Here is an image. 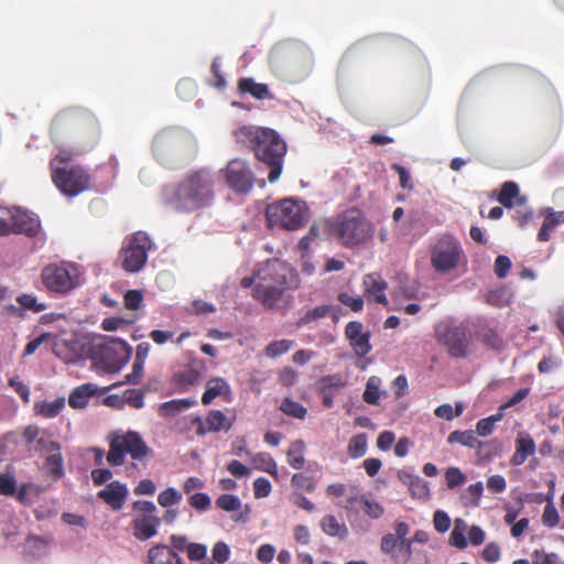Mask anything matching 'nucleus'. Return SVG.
Returning a JSON list of instances; mask_svg holds the SVG:
<instances>
[{
  "mask_svg": "<svg viewBox=\"0 0 564 564\" xmlns=\"http://www.w3.org/2000/svg\"><path fill=\"white\" fill-rule=\"evenodd\" d=\"M293 345L292 340L281 339L270 343L265 348V354L270 358H275L288 352Z\"/></svg>",
  "mask_w": 564,
  "mask_h": 564,
  "instance_id": "obj_54",
  "label": "nucleus"
},
{
  "mask_svg": "<svg viewBox=\"0 0 564 564\" xmlns=\"http://www.w3.org/2000/svg\"><path fill=\"white\" fill-rule=\"evenodd\" d=\"M259 282L281 286L286 290H296L301 280L294 268L279 259L268 260L258 270Z\"/></svg>",
  "mask_w": 564,
  "mask_h": 564,
  "instance_id": "obj_9",
  "label": "nucleus"
},
{
  "mask_svg": "<svg viewBox=\"0 0 564 564\" xmlns=\"http://www.w3.org/2000/svg\"><path fill=\"white\" fill-rule=\"evenodd\" d=\"M44 467L47 470V474L54 480L61 479L65 474L64 458L61 454V451L52 452L51 454H48L45 458Z\"/></svg>",
  "mask_w": 564,
  "mask_h": 564,
  "instance_id": "obj_37",
  "label": "nucleus"
},
{
  "mask_svg": "<svg viewBox=\"0 0 564 564\" xmlns=\"http://www.w3.org/2000/svg\"><path fill=\"white\" fill-rule=\"evenodd\" d=\"M345 335L358 357H365L370 352V333L364 332V325L360 322H349L346 325Z\"/></svg>",
  "mask_w": 564,
  "mask_h": 564,
  "instance_id": "obj_18",
  "label": "nucleus"
},
{
  "mask_svg": "<svg viewBox=\"0 0 564 564\" xmlns=\"http://www.w3.org/2000/svg\"><path fill=\"white\" fill-rule=\"evenodd\" d=\"M204 368L205 365L203 361H199L198 365L194 362L187 368L175 372L173 375V382L183 388L195 386L200 381Z\"/></svg>",
  "mask_w": 564,
  "mask_h": 564,
  "instance_id": "obj_25",
  "label": "nucleus"
},
{
  "mask_svg": "<svg viewBox=\"0 0 564 564\" xmlns=\"http://www.w3.org/2000/svg\"><path fill=\"white\" fill-rule=\"evenodd\" d=\"M40 220L31 213L19 207L0 206V236L25 235L36 237L40 232Z\"/></svg>",
  "mask_w": 564,
  "mask_h": 564,
  "instance_id": "obj_7",
  "label": "nucleus"
},
{
  "mask_svg": "<svg viewBox=\"0 0 564 564\" xmlns=\"http://www.w3.org/2000/svg\"><path fill=\"white\" fill-rule=\"evenodd\" d=\"M484 492L481 481L469 485L460 495V501L465 507H478Z\"/></svg>",
  "mask_w": 564,
  "mask_h": 564,
  "instance_id": "obj_40",
  "label": "nucleus"
},
{
  "mask_svg": "<svg viewBox=\"0 0 564 564\" xmlns=\"http://www.w3.org/2000/svg\"><path fill=\"white\" fill-rule=\"evenodd\" d=\"M41 279L48 291L61 294L69 292L77 284L69 270L56 263L45 265L41 272Z\"/></svg>",
  "mask_w": 564,
  "mask_h": 564,
  "instance_id": "obj_15",
  "label": "nucleus"
},
{
  "mask_svg": "<svg viewBox=\"0 0 564 564\" xmlns=\"http://www.w3.org/2000/svg\"><path fill=\"white\" fill-rule=\"evenodd\" d=\"M364 297L368 303H377L387 306L389 301L386 295L388 282L380 273H368L362 279Z\"/></svg>",
  "mask_w": 564,
  "mask_h": 564,
  "instance_id": "obj_17",
  "label": "nucleus"
},
{
  "mask_svg": "<svg viewBox=\"0 0 564 564\" xmlns=\"http://www.w3.org/2000/svg\"><path fill=\"white\" fill-rule=\"evenodd\" d=\"M35 451L48 455L52 452L61 451V445L47 436H41L36 440Z\"/></svg>",
  "mask_w": 564,
  "mask_h": 564,
  "instance_id": "obj_63",
  "label": "nucleus"
},
{
  "mask_svg": "<svg viewBox=\"0 0 564 564\" xmlns=\"http://www.w3.org/2000/svg\"><path fill=\"white\" fill-rule=\"evenodd\" d=\"M132 349L122 339L106 337L98 347V359L110 372L119 371L130 359Z\"/></svg>",
  "mask_w": 564,
  "mask_h": 564,
  "instance_id": "obj_12",
  "label": "nucleus"
},
{
  "mask_svg": "<svg viewBox=\"0 0 564 564\" xmlns=\"http://www.w3.org/2000/svg\"><path fill=\"white\" fill-rule=\"evenodd\" d=\"M123 302L128 310H138L143 303V294L140 290H129L124 294Z\"/></svg>",
  "mask_w": 564,
  "mask_h": 564,
  "instance_id": "obj_62",
  "label": "nucleus"
},
{
  "mask_svg": "<svg viewBox=\"0 0 564 564\" xmlns=\"http://www.w3.org/2000/svg\"><path fill=\"white\" fill-rule=\"evenodd\" d=\"M181 500L182 494L173 487L166 488L158 496V502L163 508L172 507L173 505L178 503Z\"/></svg>",
  "mask_w": 564,
  "mask_h": 564,
  "instance_id": "obj_52",
  "label": "nucleus"
},
{
  "mask_svg": "<svg viewBox=\"0 0 564 564\" xmlns=\"http://www.w3.org/2000/svg\"><path fill=\"white\" fill-rule=\"evenodd\" d=\"M236 141L248 147L256 159L269 169L268 181L276 182L283 171L286 142L271 128L241 126L234 131Z\"/></svg>",
  "mask_w": 564,
  "mask_h": 564,
  "instance_id": "obj_1",
  "label": "nucleus"
},
{
  "mask_svg": "<svg viewBox=\"0 0 564 564\" xmlns=\"http://www.w3.org/2000/svg\"><path fill=\"white\" fill-rule=\"evenodd\" d=\"M216 506L227 512L237 511L241 507V500L234 495H221L216 500Z\"/></svg>",
  "mask_w": 564,
  "mask_h": 564,
  "instance_id": "obj_53",
  "label": "nucleus"
},
{
  "mask_svg": "<svg viewBox=\"0 0 564 564\" xmlns=\"http://www.w3.org/2000/svg\"><path fill=\"white\" fill-rule=\"evenodd\" d=\"M327 497L332 499H339L346 497L345 501H338L337 506L351 510L359 500V490L356 486H346L345 484L335 482L326 488Z\"/></svg>",
  "mask_w": 564,
  "mask_h": 564,
  "instance_id": "obj_20",
  "label": "nucleus"
},
{
  "mask_svg": "<svg viewBox=\"0 0 564 564\" xmlns=\"http://www.w3.org/2000/svg\"><path fill=\"white\" fill-rule=\"evenodd\" d=\"M216 174L208 169L188 172L175 188L166 193L167 203L186 213L208 207L215 199Z\"/></svg>",
  "mask_w": 564,
  "mask_h": 564,
  "instance_id": "obj_2",
  "label": "nucleus"
},
{
  "mask_svg": "<svg viewBox=\"0 0 564 564\" xmlns=\"http://www.w3.org/2000/svg\"><path fill=\"white\" fill-rule=\"evenodd\" d=\"M535 452V443L531 436H520L516 441V452L511 457V464L513 466H520L524 464L529 456Z\"/></svg>",
  "mask_w": 564,
  "mask_h": 564,
  "instance_id": "obj_31",
  "label": "nucleus"
},
{
  "mask_svg": "<svg viewBox=\"0 0 564 564\" xmlns=\"http://www.w3.org/2000/svg\"><path fill=\"white\" fill-rule=\"evenodd\" d=\"M327 229L329 235L348 248L367 242L373 235V226L356 207L348 208L328 219Z\"/></svg>",
  "mask_w": 564,
  "mask_h": 564,
  "instance_id": "obj_3",
  "label": "nucleus"
},
{
  "mask_svg": "<svg viewBox=\"0 0 564 564\" xmlns=\"http://www.w3.org/2000/svg\"><path fill=\"white\" fill-rule=\"evenodd\" d=\"M280 410L284 414H286L289 416L296 417V419H304L307 413V410L305 406H303L300 402L293 401L290 398H285L282 401V403L280 405Z\"/></svg>",
  "mask_w": 564,
  "mask_h": 564,
  "instance_id": "obj_47",
  "label": "nucleus"
},
{
  "mask_svg": "<svg viewBox=\"0 0 564 564\" xmlns=\"http://www.w3.org/2000/svg\"><path fill=\"white\" fill-rule=\"evenodd\" d=\"M476 337L479 341L491 349H500L502 347V338L496 329L482 326L476 332Z\"/></svg>",
  "mask_w": 564,
  "mask_h": 564,
  "instance_id": "obj_39",
  "label": "nucleus"
},
{
  "mask_svg": "<svg viewBox=\"0 0 564 564\" xmlns=\"http://www.w3.org/2000/svg\"><path fill=\"white\" fill-rule=\"evenodd\" d=\"M380 379L377 377H370L367 381L366 389L364 392V401L368 404H378L380 399Z\"/></svg>",
  "mask_w": 564,
  "mask_h": 564,
  "instance_id": "obj_46",
  "label": "nucleus"
},
{
  "mask_svg": "<svg viewBox=\"0 0 564 564\" xmlns=\"http://www.w3.org/2000/svg\"><path fill=\"white\" fill-rule=\"evenodd\" d=\"M445 480L448 489H454L466 481V476L458 467H449L445 471Z\"/></svg>",
  "mask_w": 564,
  "mask_h": 564,
  "instance_id": "obj_56",
  "label": "nucleus"
},
{
  "mask_svg": "<svg viewBox=\"0 0 564 564\" xmlns=\"http://www.w3.org/2000/svg\"><path fill=\"white\" fill-rule=\"evenodd\" d=\"M330 313V306L328 305H319L316 307H313L311 310H307L303 316H301L295 325L297 328H302L305 326H313L316 325L317 322L322 318H325Z\"/></svg>",
  "mask_w": 564,
  "mask_h": 564,
  "instance_id": "obj_34",
  "label": "nucleus"
},
{
  "mask_svg": "<svg viewBox=\"0 0 564 564\" xmlns=\"http://www.w3.org/2000/svg\"><path fill=\"white\" fill-rule=\"evenodd\" d=\"M281 286L258 282L252 289V297L267 310H288L293 302L291 294Z\"/></svg>",
  "mask_w": 564,
  "mask_h": 564,
  "instance_id": "obj_14",
  "label": "nucleus"
},
{
  "mask_svg": "<svg viewBox=\"0 0 564 564\" xmlns=\"http://www.w3.org/2000/svg\"><path fill=\"white\" fill-rule=\"evenodd\" d=\"M65 405L64 399H57L52 402H41L35 405L36 412L44 417L51 419L59 414Z\"/></svg>",
  "mask_w": 564,
  "mask_h": 564,
  "instance_id": "obj_44",
  "label": "nucleus"
},
{
  "mask_svg": "<svg viewBox=\"0 0 564 564\" xmlns=\"http://www.w3.org/2000/svg\"><path fill=\"white\" fill-rule=\"evenodd\" d=\"M435 339L452 358H466L473 348V336L463 322L444 319L434 327Z\"/></svg>",
  "mask_w": 564,
  "mask_h": 564,
  "instance_id": "obj_5",
  "label": "nucleus"
},
{
  "mask_svg": "<svg viewBox=\"0 0 564 564\" xmlns=\"http://www.w3.org/2000/svg\"><path fill=\"white\" fill-rule=\"evenodd\" d=\"M17 302L22 308L32 311L34 313H41L46 310V305L39 303L37 299L33 294H21L17 297Z\"/></svg>",
  "mask_w": 564,
  "mask_h": 564,
  "instance_id": "obj_51",
  "label": "nucleus"
},
{
  "mask_svg": "<svg viewBox=\"0 0 564 564\" xmlns=\"http://www.w3.org/2000/svg\"><path fill=\"white\" fill-rule=\"evenodd\" d=\"M212 554H213L212 561L214 563L216 562L218 564H224L229 558L230 550H229V546L225 542L219 541L214 545V547L212 550Z\"/></svg>",
  "mask_w": 564,
  "mask_h": 564,
  "instance_id": "obj_64",
  "label": "nucleus"
},
{
  "mask_svg": "<svg viewBox=\"0 0 564 564\" xmlns=\"http://www.w3.org/2000/svg\"><path fill=\"white\" fill-rule=\"evenodd\" d=\"M409 490L414 498L425 499L430 495L427 482L419 476L417 478L413 479Z\"/></svg>",
  "mask_w": 564,
  "mask_h": 564,
  "instance_id": "obj_60",
  "label": "nucleus"
},
{
  "mask_svg": "<svg viewBox=\"0 0 564 564\" xmlns=\"http://www.w3.org/2000/svg\"><path fill=\"white\" fill-rule=\"evenodd\" d=\"M186 553L191 561H200V564H214V562L207 557V546L205 544L191 543Z\"/></svg>",
  "mask_w": 564,
  "mask_h": 564,
  "instance_id": "obj_48",
  "label": "nucleus"
},
{
  "mask_svg": "<svg viewBox=\"0 0 564 564\" xmlns=\"http://www.w3.org/2000/svg\"><path fill=\"white\" fill-rule=\"evenodd\" d=\"M151 454V448L138 432L128 431L123 434H113L109 441L107 462L110 466H122L126 456L134 462H142Z\"/></svg>",
  "mask_w": 564,
  "mask_h": 564,
  "instance_id": "obj_6",
  "label": "nucleus"
},
{
  "mask_svg": "<svg viewBox=\"0 0 564 564\" xmlns=\"http://www.w3.org/2000/svg\"><path fill=\"white\" fill-rule=\"evenodd\" d=\"M462 257L459 242L445 236L437 240L431 251V264L438 273H446L455 269Z\"/></svg>",
  "mask_w": 564,
  "mask_h": 564,
  "instance_id": "obj_11",
  "label": "nucleus"
},
{
  "mask_svg": "<svg viewBox=\"0 0 564 564\" xmlns=\"http://www.w3.org/2000/svg\"><path fill=\"white\" fill-rule=\"evenodd\" d=\"M305 443L302 440H296L291 443L288 452V464L294 469H302L305 465Z\"/></svg>",
  "mask_w": 564,
  "mask_h": 564,
  "instance_id": "obj_35",
  "label": "nucleus"
},
{
  "mask_svg": "<svg viewBox=\"0 0 564 564\" xmlns=\"http://www.w3.org/2000/svg\"><path fill=\"white\" fill-rule=\"evenodd\" d=\"M399 539L394 534L388 533L381 539V551L389 554L395 562H400V556L397 554Z\"/></svg>",
  "mask_w": 564,
  "mask_h": 564,
  "instance_id": "obj_50",
  "label": "nucleus"
},
{
  "mask_svg": "<svg viewBox=\"0 0 564 564\" xmlns=\"http://www.w3.org/2000/svg\"><path fill=\"white\" fill-rule=\"evenodd\" d=\"M223 172L226 184L234 192L248 194L253 188L256 176L247 161L232 159Z\"/></svg>",
  "mask_w": 564,
  "mask_h": 564,
  "instance_id": "obj_13",
  "label": "nucleus"
},
{
  "mask_svg": "<svg viewBox=\"0 0 564 564\" xmlns=\"http://www.w3.org/2000/svg\"><path fill=\"white\" fill-rule=\"evenodd\" d=\"M544 216L543 224L538 232V240L546 242L551 238V232L561 224H564V210L555 212L551 207H544L540 210Z\"/></svg>",
  "mask_w": 564,
  "mask_h": 564,
  "instance_id": "obj_23",
  "label": "nucleus"
},
{
  "mask_svg": "<svg viewBox=\"0 0 564 564\" xmlns=\"http://www.w3.org/2000/svg\"><path fill=\"white\" fill-rule=\"evenodd\" d=\"M251 460L256 468L274 477L278 475L276 463L269 453H257L251 457Z\"/></svg>",
  "mask_w": 564,
  "mask_h": 564,
  "instance_id": "obj_41",
  "label": "nucleus"
},
{
  "mask_svg": "<svg viewBox=\"0 0 564 564\" xmlns=\"http://www.w3.org/2000/svg\"><path fill=\"white\" fill-rule=\"evenodd\" d=\"M238 90L241 94L251 95L257 100H265L273 98L267 84L256 83L250 77H243L239 79Z\"/></svg>",
  "mask_w": 564,
  "mask_h": 564,
  "instance_id": "obj_27",
  "label": "nucleus"
},
{
  "mask_svg": "<svg viewBox=\"0 0 564 564\" xmlns=\"http://www.w3.org/2000/svg\"><path fill=\"white\" fill-rule=\"evenodd\" d=\"M497 199L507 208H511L514 205L522 206L527 202V198L520 195L519 186L514 182L503 183Z\"/></svg>",
  "mask_w": 564,
  "mask_h": 564,
  "instance_id": "obj_28",
  "label": "nucleus"
},
{
  "mask_svg": "<svg viewBox=\"0 0 564 564\" xmlns=\"http://www.w3.org/2000/svg\"><path fill=\"white\" fill-rule=\"evenodd\" d=\"M234 420L229 419L220 410H210L205 420L196 415L191 419V425L196 426V434L205 436L207 433H218L229 431L232 427Z\"/></svg>",
  "mask_w": 564,
  "mask_h": 564,
  "instance_id": "obj_16",
  "label": "nucleus"
},
{
  "mask_svg": "<svg viewBox=\"0 0 564 564\" xmlns=\"http://www.w3.org/2000/svg\"><path fill=\"white\" fill-rule=\"evenodd\" d=\"M321 391L322 393L327 392L330 389H339L346 386L347 381L340 373L327 375L321 378Z\"/></svg>",
  "mask_w": 564,
  "mask_h": 564,
  "instance_id": "obj_49",
  "label": "nucleus"
},
{
  "mask_svg": "<svg viewBox=\"0 0 564 564\" xmlns=\"http://www.w3.org/2000/svg\"><path fill=\"white\" fill-rule=\"evenodd\" d=\"M338 300L341 304L349 307L354 312H361L365 304V297L364 296H354L348 293H340L338 295Z\"/></svg>",
  "mask_w": 564,
  "mask_h": 564,
  "instance_id": "obj_58",
  "label": "nucleus"
},
{
  "mask_svg": "<svg viewBox=\"0 0 564 564\" xmlns=\"http://www.w3.org/2000/svg\"><path fill=\"white\" fill-rule=\"evenodd\" d=\"M367 447V435L365 433H360L349 441L347 453L351 458H360L366 454Z\"/></svg>",
  "mask_w": 564,
  "mask_h": 564,
  "instance_id": "obj_42",
  "label": "nucleus"
},
{
  "mask_svg": "<svg viewBox=\"0 0 564 564\" xmlns=\"http://www.w3.org/2000/svg\"><path fill=\"white\" fill-rule=\"evenodd\" d=\"M128 496L126 485L118 480L111 481L104 489L99 490L97 497L110 506L113 510H120Z\"/></svg>",
  "mask_w": 564,
  "mask_h": 564,
  "instance_id": "obj_21",
  "label": "nucleus"
},
{
  "mask_svg": "<svg viewBox=\"0 0 564 564\" xmlns=\"http://www.w3.org/2000/svg\"><path fill=\"white\" fill-rule=\"evenodd\" d=\"M188 503L197 511H206L212 506V500L207 494L197 492L188 498Z\"/></svg>",
  "mask_w": 564,
  "mask_h": 564,
  "instance_id": "obj_59",
  "label": "nucleus"
},
{
  "mask_svg": "<svg viewBox=\"0 0 564 564\" xmlns=\"http://www.w3.org/2000/svg\"><path fill=\"white\" fill-rule=\"evenodd\" d=\"M503 414L498 410L496 414L481 419L476 424V432L479 436H488L494 432L497 422L501 421Z\"/></svg>",
  "mask_w": 564,
  "mask_h": 564,
  "instance_id": "obj_45",
  "label": "nucleus"
},
{
  "mask_svg": "<svg viewBox=\"0 0 564 564\" xmlns=\"http://www.w3.org/2000/svg\"><path fill=\"white\" fill-rule=\"evenodd\" d=\"M182 133L177 130L167 129L159 132L153 140V149L158 153L165 149H176L181 145Z\"/></svg>",
  "mask_w": 564,
  "mask_h": 564,
  "instance_id": "obj_29",
  "label": "nucleus"
},
{
  "mask_svg": "<svg viewBox=\"0 0 564 564\" xmlns=\"http://www.w3.org/2000/svg\"><path fill=\"white\" fill-rule=\"evenodd\" d=\"M149 564H183L182 557L165 544H156L148 552Z\"/></svg>",
  "mask_w": 564,
  "mask_h": 564,
  "instance_id": "obj_26",
  "label": "nucleus"
},
{
  "mask_svg": "<svg viewBox=\"0 0 564 564\" xmlns=\"http://www.w3.org/2000/svg\"><path fill=\"white\" fill-rule=\"evenodd\" d=\"M123 399L133 409H142L144 405V392L141 389L126 390Z\"/></svg>",
  "mask_w": 564,
  "mask_h": 564,
  "instance_id": "obj_57",
  "label": "nucleus"
},
{
  "mask_svg": "<svg viewBox=\"0 0 564 564\" xmlns=\"http://www.w3.org/2000/svg\"><path fill=\"white\" fill-rule=\"evenodd\" d=\"M358 501L364 503V511L371 519H379L383 516L384 508L379 502L369 500L365 496H359Z\"/></svg>",
  "mask_w": 564,
  "mask_h": 564,
  "instance_id": "obj_55",
  "label": "nucleus"
},
{
  "mask_svg": "<svg viewBox=\"0 0 564 564\" xmlns=\"http://www.w3.org/2000/svg\"><path fill=\"white\" fill-rule=\"evenodd\" d=\"M151 247L152 241L144 231H135L128 236L120 250L122 269L130 273L142 270L148 261V251Z\"/></svg>",
  "mask_w": 564,
  "mask_h": 564,
  "instance_id": "obj_8",
  "label": "nucleus"
},
{
  "mask_svg": "<svg viewBox=\"0 0 564 564\" xmlns=\"http://www.w3.org/2000/svg\"><path fill=\"white\" fill-rule=\"evenodd\" d=\"M321 528L329 536L345 539L348 535V529L345 523H340L335 516L328 514L321 520Z\"/></svg>",
  "mask_w": 564,
  "mask_h": 564,
  "instance_id": "obj_36",
  "label": "nucleus"
},
{
  "mask_svg": "<svg viewBox=\"0 0 564 564\" xmlns=\"http://www.w3.org/2000/svg\"><path fill=\"white\" fill-rule=\"evenodd\" d=\"M90 117L80 110L76 109H68L61 111L55 118H54V126L57 129H73L78 130L84 127L86 122H90Z\"/></svg>",
  "mask_w": 564,
  "mask_h": 564,
  "instance_id": "obj_22",
  "label": "nucleus"
},
{
  "mask_svg": "<svg viewBox=\"0 0 564 564\" xmlns=\"http://www.w3.org/2000/svg\"><path fill=\"white\" fill-rule=\"evenodd\" d=\"M291 486L294 489V492L312 494L317 487V480L315 477L304 473H295L291 478Z\"/></svg>",
  "mask_w": 564,
  "mask_h": 564,
  "instance_id": "obj_38",
  "label": "nucleus"
},
{
  "mask_svg": "<svg viewBox=\"0 0 564 564\" xmlns=\"http://www.w3.org/2000/svg\"><path fill=\"white\" fill-rule=\"evenodd\" d=\"M195 404L196 401L192 399H174L160 404L158 412L160 416L169 419Z\"/></svg>",
  "mask_w": 564,
  "mask_h": 564,
  "instance_id": "obj_32",
  "label": "nucleus"
},
{
  "mask_svg": "<svg viewBox=\"0 0 564 564\" xmlns=\"http://www.w3.org/2000/svg\"><path fill=\"white\" fill-rule=\"evenodd\" d=\"M17 491V480L10 474H0V495L14 496Z\"/></svg>",
  "mask_w": 564,
  "mask_h": 564,
  "instance_id": "obj_61",
  "label": "nucleus"
},
{
  "mask_svg": "<svg viewBox=\"0 0 564 564\" xmlns=\"http://www.w3.org/2000/svg\"><path fill=\"white\" fill-rule=\"evenodd\" d=\"M466 523L462 519L455 520L454 529L449 535V543L459 550L467 547L468 542L465 538Z\"/></svg>",
  "mask_w": 564,
  "mask_h": 564,
  "instance_id": "obj_43",
  "label": "nucleus"
},
{
  "mask_svg": "<svg viewBox=\"0 0 564 564\" xmlns=\"http://www.w3.org/2000/svg\"><path fill=\"white\" fill-rule=\"evenodd\" d=\"M98 392V387L94 383H85L72 391L68 397V404L73 409H83L88 404L89 398Z\"/></svg>",
  "mask_w": 564,
  "mask_h": 564,
  "instance_id": "obj_30",
  "label": "nucleus"
},
{
  "mask_svg": "<svg viewBox=\"0 0 564 564\" xmlns=\"http://www.w3.org/2000/svg\"><path fill=\"white\" fill-rule=\"evenodd\" d=\"M54 185L67 196H76L90 186L91 177L80 165H65L51 172Z\"/></svg>",
  "mask_w": 564,
  "mask_h": 564,
  "instance_id": "obj_10",
  "label": "nucleus"
},
{
  "mask_svg": "<svg viewBox=\"0 0 564 564\" xmlns=\"http://www.w3.org/2000/svg\"><path fill=\"white\" fill-rule=\"evenodd\" d=\"M161 518L155 514H141L132 520L133 536L139 541H147L158 534Z\"/></svg>",
  "mask_w": 564,
  "mask_h": 564,
  "instance_id": "obj_19",
  "label": "nucleus"
},
{
  "mask_svg": "<svg viewBox=\"0 0 564 564\" xmlns=\"http://www.w3.org/2000/svg\"><path fill=\"white\" fill-rule=\"evenodd\" d=\"M447 442L449 444L458 443L463 446L477 449H480L484 445V442L479 441L476 436V433L471 430L453 431L449 433Z\"/></svg>",
  "mask_w": 564,
  "mask_h": 564,
  "instance_id": "obj_33",
  "label": "nucleus"
},
{
  "mask_svg": "<svg viewBox=\"0 0 564 564\" xmlns=\"http://www.w3.org/2000/svg\"><path fill=\"white\" fill-rule=\"evenodd\" d=\"M231 389L228 382L219 377L212 378L206 383V390L202 395V403L208 405L217 397L224 398L225 401H230Z\"/></svg>",
  "mask_w": 564,
  "mask_h": 564,
  "instance_id": "obj_24",
  "label": "nucleus"
},
{
  "mask_svg": "<svg viewBox=\"0 0 564 564\" xmlns=\"http://www.w3.org/2000/svg\"><path fill=\"white\" fill-rule=\"evenodd\" d=\"M265 216L271 228L297 230L308 221L310 212L305 202L284 198L268 205Z\"/></svg>",
  "mask_w": 564,
  "mask_h": 564,
  "instance_id": "obj_4",
  "label": "nucleus"
}]
</instances>
